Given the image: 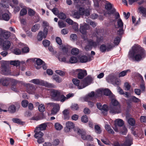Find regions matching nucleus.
Instances as JSON below:
<instances>
[{
  "label": "nucleus",
  "mask_w": 146,
  "mask_h": 146,
  "mask_svg": "<svg viewBox=\"0 0 146 146\" xmlns=\"http://www.w3.org/2000/svg\"><path fill=\"white\" fill-rule=\"evenodd\" d=\"M145 54V52L143 48L139 45L133 46L132 50L130 51L128 57L130 59L139 61L141 60Z\"/></svg>",
  "instance_id": "f257e3e1"
},
{
  "label": "nucleus",
  "mask_w": 146,
  "mask_h": 146,
  "mask_svg": "<svg viewBox=\"0 0 146 146\" xmlns=\"http://www.w3.org/2000/svg\"><path fill=\"white\" fill-rule=\"evenodd\" d=\"M112 105L110 107V113L113 114L119 113L121 112L120 105L119 102L115 99L111 100Z\"/></svg>",
  "instance_id": "f03ea898"
},
{
  "label": "nucleus",
  "mask_w": 146,
  "mask_h": 146,
  "mask_svg": "<svg viewBox=\"0 0 146 146\" xmlns=\"http://www.w3.org/2000/svg\"><path fill=\"white\" fill-rule=\"evenodd\" d=\"M103 37L102 36L97 37V42L94 41L93 40L90 39L88 40V45L85 47V49L86 50H91L92 47L96 48L97 46L99 43L103 41Z\"/></svg>",
  "instance_id": "7ed1b4c3"
},
{
  "label": "nucleus",
  "mask_w": 146,
  "mask_h": 146,
  "mask_svg": "<svg viewBox=\"0 0 146 146\" xmlns=\"http://www.w3.org/2000/svg\"><path fill=\"white\" fill-rule=\"evenodd\" d=\"M30 82L36 85L44 86L48 88H55L56 87V86L53 84L49 83L40 79H33L31 80Z\"/></svg>",
  "instance_id": "20e7f679"
},
{
  "label": "nucleus",
  "mask_w": 146,
  "mask_h": 146,
  "mask_svg": "<svg viewBox=\"0 0 146 146\" xmlns=\"http://www.w3.org/2000/svg\"><path fill=\"white\" fill-rule=\"evenodd\" d=\"M74 132L78 135H81L82 138L84 140H91L92 139V137L90 135L86 134L85 131L79 128L74 129Z\"/></svg>",
  "instance_id": "39448f33"
},
{
  "label": "nucleus",
  "mask_w": 146,
  "mask_h": 146,
  "mask_svg": "<svg viewBox=\"0 0 146 146\" xmlns=\"http://www.w3.org/2000/svg\"><path fill=\"white\" fill-rule=\"evenodd\" d=\"M7 61L2 63L1 66V73L4 75H10L11 73V70L8 65Z\"/></svg>",
  "instance_id": "423d86ee"
},
{
  "label": "nucleus",
  "mask_w": 146,
  "mask_h": 146,
  "mask_svg": "<svg viewBox=\"0 0 146 146\" xmlns=\"http://www.w3.org/2000/svg\"><path fill=\"white\" fill-rule=\"evenodd\" d=\"M61 92L60 90L52 89L51 90L50 94L53 98L57 101L60 100L59 96L61 94Z\"/></svg>",
  "instance_id": "0eeeda50"
},
{
  "label": "nucleus",
  "mask_w": 146,
  "mask_h": 146,
  "mask_svg": "<svg viewBox=\"0 0 146 146\" xmlns=\"http://www.w3.org/2000/svg\"><path fill=\"white\" fill-rule=\"evenodd\" d=\"M48 105H50L52 109L51 110V113L54 115L56 114L59 111L60 109V107L58 104L54 103H49L47 104Z\"/></svg>",
  "instance_id": "6e6552de"
},
{
  "label": "nucleus",
  "mask_w": 146,
  "mask_h": 146,
  "mask_svg": "<svg viewBox=\"0 0 146 146\" xmlns=\"http://www.w3.org/2000/svg\"><path fill=\"white\" fill-rule=\"evenodd\" d=\"M78 127H75L74 123L70 121H68L66 123V126L64 128V131L66 132H68L70 131L72 129L74 131V129Z\"/></svg>",
  "instance_id": "1a4fd4ad"
},
{
  "label": "nucleus",
  "mask_w": 146,
  "mask_h": 146,
  "mask_svg": "<svg viewBox=\"0 0 146 146\" xmlns=\"http://www.w3.org/2000/svg\"><path fill=\"white\" fill-rule=\"evenodd\" d=\"M105 7L107 10L109 11L108 13L109 15L114 14L116 11V9L114 8H113L111 10L112 8V5L109 2H107L106 3Z\"/></svg>",
  "instance_id": "9d476101"
},
{
  "label": "nucleus",
  "mask_w": 146,
  "mask_h": 146,
  "mask_svg": "<svg viewBox=\"0 0 146 146\" xmlns=\"http://www.w3.org/2000/svg\"><path fill=\"white\" fill-rule=\"evenodd\" d=\"M118 28L119 29L118 31V34L119 35H122L123 33V23L120 18L118 19L117 21Z\"/></svg>",
  "instance_id": "9b49d317"
},
{
  "label": "nucleus",
  "mask_w": 146,
  "mask_h": 146,
  "mask_svg": "<svg viewBox=\"0 0 146 146\" xmlns=\"http://www.w3.org/2000/svg\"><path fill=\"white\" fill-rule=\"evenodd\" d=\"M89 28V25L86 23H84L83 24L80 25L79 31L82 34L86 35V33L87 30Z\"/></svg>",
  "instance_id": "f8f14e48"
},
{
  "label": "nucleus",
  "mask_w": 146,
  "mask_h": 146,
  "mask_svg": "<svg viewBox=\"0 0 146 146\" xmlns=\"http://www.w3.org/2000/svg\"><path fill=\"white\" fill-rule=\"evenodd\" d=\"M19 108V104L16 103L15 105H12L10 106L8 108V111L12 113H14L17 110H18Z\"/></svg>",
  "instance_id": "ddd939ff"
},
{
  "label": "nucleus",
  "mask_w": 146,
  "mask_h": 146,
  "mask_svg": "<svg viewBox=\"0 0 146 146\" xmlns=\"http://www.w3.org/2000/svg\"><path fill=\"white\" fill-rule=\"evenodd\" d=\"M74 84L77 86L79 89H81L85 88V86H83L82 83H80V81L77 78H74L72 80Z\"/></svg>",
  "instance_id": "4468645a"
},
{
  "label": "nucleus",
  "mask_w": 146,
  "mask_h": 146,
  "mask_svg": "<svg viewBox=\"0 0 146 146\" xmlns=\"http://www.w3.org/2000/svg\"><path fill=\"white\" fill-rule=\"evenodd\" d=\"M28 87L27 89V92L29 94H34L35 91L36 89V88L33 84H28Z\"/></svg>",
  "instance_id": "2eb2a0df"
},
{
  "label": "nucleus",
  "mask_w": 146,
  "mask_h": 146,
  "mask_svg": "<svg viewBox=\"0 0 146 146\" xmlns=\"http://www.w3.org/2000/svg\"><path fill=\"white\" fill-rule=\"evenodd\" d=\"M10 78H3L0 79V83L3 86H8L10 84Z\"/></svg>",
  "instance_id": "dca6fc26"
},
{
  "label": "nucleus",
  "mask_w": 146,
  "mask_h": 146,
  "mask_svg": "<svg viewBox=\"0 0 146 146\" xmlns=\"http://www.w3.org/2000/svg\"><path fill=\"white\" fill-rule=\"evenodd\" d=\"M92 81V78L90 76H88L85 78L83 80L82 84L83 86L85 87L89 84Z\"/></svg>",
  "instance_id": "f3484780"
},
{
  "label": "nucleus",
  "mask_w": 146,
  "mask_h": 146,
  "mask_svg": "<svg viewBox=\"0 0 146 146\" xmlns=\"http://www.w3.org/2000/svg\"><path fill=\"white\" fill-rule=\"evenodd\" d=\"M93 59V56H90L88 58L85 55L81 56L80 58V61L82 63H85L88 61H90Z\"/></svg>",
  "instance_id": "a211bd4d"
},
{
  "label": "nucleus",
  "mask_w": 146,
  "mask_h": 146,
  "mask_svg": "<svg viewBox=\"0 0 146 146\" xmlns=\"http://www.w3.org/2000/svg\"><path fill=\"white\" fill-rule=\"evenodd\" d=\"M125 142L121 144V146H130L132 144L131 137L130 136L128 135L126 138Z\"/></svg>",
  "instance_id": "6ab92c4d"
},
{
  "label": "nucleus",
  "mask_w": 146,
  "mask_h": 146,
  "mask_svg": "<svg viewBox=\"0 0 146 146\" xmlns=\"http://www.w3.org/2000/svg\"><path fill=\"white\" fill-rule=\"evenodd\" d=\"M34 132L35 133L34 136L36 138L42 137L43 135V133L37 129V128L35 129Z\"/></svg>",
  "instance_id": "aec40b11"
},
{
  "label": "nucleus",
  "mask_w": 146,
  "mask_h": 146,
  "mask_svg": "<svg viewBox=\"0 0 146 146\" xmlns=\"http://www.w3.org/2000/svg\"><path fill=\"white\" fill-rule=\"evenodd\" d=\"M95 94L94 92H92L88 94L84 98L85 101H88L89 100H93L94 98Z\"/></svg>",
  "instance_id": "412c9836"
},
{
  "label": "nucleus",
  "mask_w": 146,
  "mask_h": 146,
  "mask_svg": "<svg viewBox=\"0 0 146 146\" xmlns=\"http://www.w3.org/2000/svg\"><path fill=\"white\" fill-rule=\"evenodd\" d=\"M87 74L86 71L85 70H81L78 74V77L79 79H82Z\"/></svg>",
  "instance_id": "4be33fe9"
},
{
  "label": "nucleus",
  "mask_w": 146,
  "mask_h": 146,
  "mask_svg": "<svg viewBox=\"0 0 146 146\" xmlns=\"http://www.w3.org/2000/svg\"><path fill=\"white\" fill-rule=\"evenodd\" d=\"M11 45L10 42L8 40L4 41L3 44V48L5 50L8 49Z\"/></svg>",
  "instance_id": "5701e85b"
},
{
  "label": "nucleus",
  "mask_w": 146,
  "mask_h": 146,
  "mask_svg": "<svg viewBox=\"0 0 146 146\" xmlns=\"http://www.w3.org/2000/svg\"><path fill=\"white\" fill-rule=\"evenodd\" d=\"M106 79L108 82L113 84L116 79V77L113 75H110L108 76Z\"/></svg>",
  "instance_id": "b1692460"
},
{
  "label": "nucleus",
  "mask_w": 146,
  "mask_h": 146,
  "mask_svg": "<svg viewBox=\"0 0 146 146\" xmlns=\"http://www.w3.org/2000/svg\"><path fill=\"white\" fill-rule=\"evenodd\" d=\"M8 63H10L11 65L17 67L20 65V62L18 60H11L7 61Z\"/></svg>",
  "instance_id": "393cba45"
},
{
  "label": "nucleus",
  "mask_w": 146,
  "mask_h": 146,
  "mask_svg": "<svg viewBox=\"0 0 146 146\" xmlns=\"http://www.w3.org/2000/svg\"><path fill=\"white\" fill-rule=\"evenodd\" d=\"M71 15L74 18L78 19L80 17V15L79 12L76 10L72 11V12Z\"/></svg>",
  "instance_id": "a878e982"
},
{
  "label": "nucleus",
  "mask_w": 146,
  "mask_h": 146,
  "mask_svg": "<svg viewBox=\"0 0 146 146\" xmlns=\"http://www.w3.org/2000/svg\"><path fill=\"white\" fill-rule=\"evenodd\" d=\"M46 127V124L45 123H43L40 124L35 128H37V129L41 131L45 130Z\"/></svg>",
  "instance_id": "bb28decb"
},
{
  "label": "nucleus",
  "mask_w": 146,
  "mask_h": 146,
  "mask_svg": "<svg viewBox=\"0 0 146 146\" xmlns=\"http://www.w3.org/2000/svg\"><path fill=\"white\" fill-rule=\"evenodd\" d=\"M10 19L9 15L7 13H4L1 17L0 20L6 21H8Z\"/></svg>",
  "instance_id": "cd10ccee"
},
{
  "label": "nucleus",
  "mask_w": 146,
  "mask_h": 146,
  "mask_svg": "<svg viewBox=\"0 0 146 146\" xmlns=\"http://www.w3.org/2000/svg\"><path fill=\"white\" fill-rule=\"evenodd\" d=\"M139 13L142 14V16L146 17V8L141 7L139 8Z\"/></svg>",
  "instance_id": "c85d7f7f"
},
{
  "label": "nucleus",
  "mask_w": 146,
  "mask_h": 146,
  "mask_svg": "<svg viewBox=\"0 0 146 146\" xmlns=\"http://www.w3.org/2000/svg\"><path fill=\"white\" fill-rule=\"evenodd\" d=\"M64 119H68L69 118V111L68 110H65L62 112Z\"/></svg>",
  "instance_id": "c756f323"
},
{
  "label": "nucleus",
  "mask_w": 146,
  "mask_h": 146,
  "mask_svg": "<svg viewBox=\"0 0 146 146\" xmlns=\"http://www.w3.org/2000/svg\"><path fill=\"white\" fill-rule=\"evenodd\" d=\"M115 124L121 127L124 124V122L121 119H118L115 120Z\"/></svg>",
  "instance_id": "7c9ffc66"
},
{
  "label": "nucleus",
  "mask_w": 146,
  "mask_h": 146,
  "mask_svg": "<svg viewBox=\"0 0 146 146\" xmlns=\"http://www.w3.org/2000/svg\"><path fill=\"white\" fill-rule=\"evenodd\" d=\"M63 55V54L62 53H60L59 55L58 56V58L60 61L66 62V59L64 57H62V56Z\"/></svg>",
  "instance_id": "2f4dec72"
},
{
  "label": "nucleus",
  "mask_w": 146,
  "mask_h": 146,
  "mask_svg": "<svg viewBox=\"0 0 146 146\" xmlns=\"http://www.w3.org/2000/svg\"><path fill=\"white\" fill-rule=\"evenodd\" d=\"M36 63L38 65L37 66H36V68L37 69H39L40 68L38 67V66H40L43 63H44V62L41 59L38 58L36 60Z\"/></svg>",
  "instance_id": "473e14b6"
},
{
  "label": "nucleus",
  "mask_w": 146,
  "mask_h": 146,
  "mask_svg": "<svg viewBox=\"0 0 146 146\" xmlns=\"http://www.w3.org/2000/svg\"><path fill=\"white\" fill-rule=\"evenodd\" d=\"M54 127L57 130L60 131L63 128L62 125L58 123H56L54 124Z\"/></svg>",
  "instance_id": "72a5a7b5"
},
{
  "label": "nucleus",
  "mask_w": 146,
  "mask_h": 146,
  "mask_svg": "<svg viewBox=\"0 0 146 146\" xmlns=\"http://www.w3.org/2000/svg\"><path fill=\"white\" fill-rule=\"evenodd\" d=\"M130 70L129 69H128L126 70H124L120 72L119 75V77H123L126 75L127 73L128 72H130Z\"/></svg>",
  "instance_id": "f704fd0d"
},
{
  "label": "nucleus",
  "mask_w": 146,
  "mask_h": 146,
  "mask_svg": "<svg viewBox=\"0 0 146 146\" xmlns=\"http://www.w3.org/2000/svg\"><path fill=\"white\" fill-rule=\"evenodd\" d=\"M43 38H44V34L42 31L39 32L37 36V39L38 40L41 41Z\"/></svg>",
  "instance_id": "c9c22d12"
},
{
  "label": "nucleus",
  "mask_w": 146,
  "mask_h": 146,
  "mask_svg": "<svg viewBox=\"0 0 146 146\" xmlns=\"http://www.w3.org/2000/svg\"><path fill=\"white\" fill-rule=\"evenodd\" d=\"M52 78L54 80L56 81L58 83H60L62 81V80L61 78L56 75L53 76Z\"/></svg>",
  "instance_id": "e433bc0d"
},
{
  "label": "nucleus",
  "mask_w": 146,
  "mask_h": 146,
  "mask_svg": "<svg viewBox=\"0 0 146 146\" xmlns=\"http://www.w3.org/2000/svg\"><path fill=\"white\" fill-rule=\"evenodd\" d=\"M12 121L13 122L17 123L18 124L20 125H23V122L21 121V120L18 118H14L12 119Z\"/></svg>",
  "instance_id": "4c0bfd02"
},
{
  "label": "nucleus",
  "mask_w": 146,
  "mask_h": 146,
  "mask_svg": "<svg viewBox=\"0 0 146 146\" xmlns=\"http://www.w3.org/2000/svg\"><path fill=\"white\" fill-rule=\"evenodd\" d=\"M40 27V25L39 24H36L32 27L31 30L33 32H36L39 29Z\"/></svg>",
  "instance_id": "58836bf2"
},
{
  "label": "nucleus",
  "mask_w": 146,
  "mask_h": 146,
  "mask_svg": "<svg viewBox=\"0 0 146 146\" xmlns=\"http://www.w3.org/2000/svg\"><path fill=\"white\" fill-rule=\"evenodd\" d=\"M78 59L77 57L74 56L71 57L69 59V62L71 63H75L77 62Z\"/></svg>",
  "instance_id": "ea45409f"
},
{
  "label": "nucleus",
  "mask_w": 146,
  "mask_h": 146,
  "mask_svg": "<svg viewBox=\"0 0 146 146\" xmlns=\"http://www.w3.org/2000/svg\"><path fill=\"white\" fill-rule=\"evenodd\" d=\"M10 83H11V86H16L19 82V81L17 80L10 78Z\"/></svg>",
  "instance_id": "a19ab883"
},
{
  "label": "nucleus",
  "mask_w": 146,
  "mask_h": 146,
  "mask_svg": "<svg viewBox=\"0 0 146 146\" xmlns=\"http://www.w3.org/2000/svg\"><path fill=\"white\" fill-rule=\"evenodd\" d=\"M131 101L135 103L139 102H140V100L138 98H136L134 96H131L130 97Z\"/></svg>",
  "instance_id": "79ce46f5"
},
{
  "label": "nucleus",
  "mask_w": 146,
  "mask_h": 146,
  "mask_svg": "<svg viewBox=\"0 0 146 146\" xmlns=\"http://www.w3.org/2000/svg\"><path fill=\"white\" fill-rule=\"evenodd\" d=\"M95 132L98 134H100L101 132V130L100 127L98 125H96L94 127Z\"/></svg>",
  "instance_id": "37998d69"
},
{
  "label": "nucleus",
  "mask_w": 146,
  "mask_h": 146,
  "mask_svg": "<svg viewBox=\"0 0 146 146\" xmlns=\"http://www.w3.org/2000/svg\"><path fill=\"white\" fill-rule=\"evenodd\" d=\"M86 22L87 23H90V25L93 27H96L97 25V24L95 22L89 19L86 20Z\"/></svg>",
  "instance_id": "c03bdc74"
},
{
  "label": "nucleus",
  "mask_w": 146,
  "mask_h": 146,
  "mask_svg": "<svg viewBox=\"0 0 146 146\" xmlns=\"http://www.w3.org/2000/svg\"><path fill=\"white\" fill-rule=\"evenodd\" d=\"M128 123L131 125L133 126L135 124V121L133 118H130L128 119Z\"/></svg>",
  "instance_id": "a18cd8bd"
},
{
  "label": "nucleus",
  "mask_w": 146,
  "mask_h": 146,
  "mask_svg": "<svg viewBox=\"0 0 146 146\" xmlns=\"http://www.w3.org/2000/svg\"><path fill=\"white\" fill-rule=\"evenodd\" d=\"M79 50L76 48L72 49L71 50V53L74 55H76L79 53Z\"/></svg>",
  "instance_id": "49530a36"
},
{
  "label": "nucleus",
  "mask_w": 146,
  "mask_h": 146,
  "mask_svg": "<svg viewBox=\"0 0 146 146\" xmlns=\"http://www.w3.org/2000/svg\"><path fill=\"white\" fill-rule=\"evenodd\" d=\"M28 103L29 102L27 100H24L22 101L21 105L23 107L26 108L27 106Z\"/></svg>",
  "instance_id": "de8ad7c7"
},
{
  "label": "nucleus",
  "mask_w": 146,
  "mask_h": 146,
  "mask_svg": "<svg viewBox=\"0 0 146 146\" xmlns=\"http://www.w3.org/2000/svg\"><path fill=\"white\" fill-rule=\"evenodd\" d=\"M100 50L102 52L106 51V46L105 44H102L100 47Z\"/></svg>",
  "instance_id": "09e8293b"
},
{
  "label": "nucleus",
  "mask_w": 146,
  "mask_h": 146,
  "mask_svg": "<svg viewBox=\"0 0 146 146\" xmlns=\"http://www.w3.org/2000/svg\"><path fill=\"white\" fill-rule=\"evenodd\" d=\"M82 121L84 123H86L88 121V119L87 116L86 115H83L81 117Z\"/></svg>",
  "instance_id": "8fccbe9b"
},
{
  "label": "nucleus",
  "mask_w": 146,
  "mask_h": 146,
  "mask_svg": "<svg viewBox=\"0 0 146 146\" xmlns=\"http://www.w3.org/2000/svg\"><path fill=\"white\" fill-rule=\"evenodd\" d=\"M38 109L40 112H42L44 111L45 110L44 105L42 104L38 106Z\"/></svg>",
  "instance_id": "3c124183"
},
{
  "label": "nucleus",
  "mask_w": 146,
  "mask_h": 146,
  "mask_svg": "<svg viewBox=\"0 0 146 146\" xmlns=\"http://www.w3.org/2000/svg\"><path fill=\"white\" fill-rule=\"evenodd\" d=\"M14 53L16 55H19L21 54L22 52V51H21V50L20 49L18 48H15L13 51Z\"/></svg>",
  "instance_id": "603ef678"
},
{
  "label": "nucleus",
  "mask_w": 146,
  "mask_h": 146,
  "mask_svg": "<svg viewBox=\"0 0 146 146\" xmlns=\"http://www.w3.org/2000/svg\"><path fill=\"white\" fill-rule=\"evenodd\" d=\"M58 24L59 27L60 28H63L66 27V23H64L62 21H59Z\"/></svg>",
  "instance_id": "864d4df0"
},
{
  "label": "nucleus",
  "mask_w": 146,
  "mask_h": 146,
  "mask_svg": "<svg viewBox=\"0 0 146 146\" xmlns=\"http://www.w3.org/2000/svg\"><path fill=\"white\" fill-rule=\"evenodd\" d=\"M58 17L61 19H64L66 18V15L64 13H60L58 15Z\"/></svg>",
  "instance_id": "5fc2aeb1"
},
{
  "label": "nucleus",
  "mask_w": 146,
  "mask_h": 146,
  "mask_svg": "<svg viewBox=\"0 0 146 146\" xmlns=\"http://www.w3.org/2000/svg\"><path fill=\"white\" fill-rule=\"evenodd\" d=\"M60 100H58V101H60L61 102H63L66 100H67L66 97H65L63 95L60 94L59 96Z\"/></svg>",
  "instance_id": "6e6d98bb"
},
{
  "label": "nucleus",
  "mask_w": 146,
  "mask_h": 146,
  "mask_svg": "<svg viewBox=\"0 0 146 146\" xmlns=\"http://www.w3.org/2000/svg\"><path fill=\"white\" fill-rule=\"evenodd\" d=\"M111 93V91L108 89H106L104 91V94L106 96H108L110 95Z\"/></svg>",
  "instance_id": "4d7b16f0"
},
{
  "label": "nucleus",
  "mask_w": 146,
  "mask_h": 146,
  "mask_svg": "<svg viewBox=\"0 0 146 146\" xmlns=\"http://www.w3.org/2000/svg\"><path fill=\"white\" fill-rule=\"evenodd\" d=\"M42 43L43 45L45 47H46L48 46L50 44V41L47 40H43L42 41Z\"/></svg>",
  "instance_id": "13d9d810"
},
{
  "label": "nucleus",
  "mask_w": 146,
  "mask_h": 146,
  "mask_svg": "<svg viewBox=\"0 0 146 146\" xmlns=\"http://www.w3.org/2000/svg\"><path fill=\"white\" fill-rule=\"evenodd\" d=\"M120 38L119 37H117L115 38L114 40V43L115 44L118 45L120 41Z\"/></svg>",
  "instance_id": "bf43d9fd"
},
{
  "label": "nucleus",
  "mask_w": 146,
  "mask_h": 146,
  "mask_svg": "<svg viewBox=\"0 0 146 146\" xmlns=\"http://www.w3.org/2000/svg\"><path fill=\"white\" fill-rule=\"evenodd\" d=\"M20 74V71L19 70H16L14 71L13 73H12L11 72V74L10 75L15 76H17Z\"/></svg>",
  "instance_id": "052dcab7"
},
{
  "label": "nucleus",
  "mask_w": 146,
  "mask_h": 146,
  "mask_svg": "<svg viewBox=\"0 0 146 146\" xmlns=\"http://www.w3.org/2000/svg\"><path fill=\"white\" fill-rule=\"evenodd\" d=\"M85 10V9L82 7H81L79 8V14L80 15V16L81 15H84Z\"/></svg>",
  "instance_id": "680f3d73"
},
{
  "label": "nucleus",
  "mask_w": 146,
  "mask_h": 146,
  "mask_svg": "<svg viewBox=\"0 0 146 146\" xmlns=\"http://www.w3.org/2000/svg\"><path fill=\"white\" fill-rule=\"evenodd\" d=\"M3 36L5 39H7L10 36V33L8 32H5L3 34Z\"/></svg>",
  "instance_id": "e2e57ef3"
},
{
  "label": "nucleus",
  "mask_w": 146,
  "mask_h": 146,
  "mask_svg": "<svg viewBox=\"0 0 146 146\" xmlns=\"http://www.w3.org/2000/svg\"><path fill=\"white\" fill-rule=\"evenodd\" d=\"M27 11L26 9L23 8L21 10L20 12V15L21 16H23L26 15L27 13Z\"/></svg>",
  "instance_id": "0e129e2a"
},
{
  "label": "nucleus",
  "mask_w": 146,
  "mask_h": 146,
  "mask_svg": "<svg viewBox=\"0 0 146 146\" xmlns=\"http://www.w3.org/2000/svg\"><path fill=\"white\" fill-rule=\"evenodd\" d=\"M108 110V106L106 104H104L102 106V111H103L105 112H107Z\"/></svg>",
  "instance_id": "69168bd1"
},
{
  "label": "nucleus",
  "mask_w": 146,
  "mask_h": 146,
  "mask_svg": "<svg viewBox=\"0 0 146 146\" xmlns=\"http://www.w3.org/2000/svg\"><path fill=\"white\" fill-rule=\"evenodd\" d=\"M35 12L32 9H30L28 10V14L29 16H32L34 15Z\"/></svg>",
  "instance_id": "338daca9"
},
{
  "label": "nucleus",
  "mask_w": 146,
  "mask_h": 146,
  "mask_svg": "<svg viewBox=\"0 0 146 146\" xmlns=\"http://www.w3.org/2000/svg\"><path fill=\"white\" fill-rule=\"evenodd\" d=\"M55 72L61 76H63L65 75V73L61 70H56L55 71Z\"/></svg>",
  "instance_id": "774afa93"
}]
</instances>
